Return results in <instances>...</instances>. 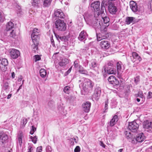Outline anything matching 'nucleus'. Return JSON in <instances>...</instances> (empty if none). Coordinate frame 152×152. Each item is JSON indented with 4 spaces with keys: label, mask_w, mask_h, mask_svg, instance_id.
<instances>
[{
    "label": "nucleus",
    "mask_w": 152,
    "mask_h": 152,
    "mask_svg": "<svg viewBox=\"0 0 152 152\" xmlns=\"http://www.w3.org/2000/svg\"><path fill=\"white\" fill-rule=\"evenodd\" d=\"M84 18L87 24L91 26L95 29H99L102 27V26H104L102 23L100 22L96 18V15L93 16V15H90L87 17H85Z\"/></svg>",
    "instance_id": "1"
},
{
    "label": "nucleus",
    "mask_w": 152,
    "mask_h": 152,
    "mask_svg": "<svg viewBox=\"0 0 152 152\" xmlns=\"http://www.w3.org/2000/svg\"><path fill=\"white\" fill-rule=\"evenodd\" d=\"M86 79H88L83 77H80L78 80V83H79V86L82 89L81 92L82 94L85 95L88 92V84L86 82Z\"/></svg>",
    "instance_id": "2"
},
{
    "label": "nucleus",
    "mask_w": 152,
    "mask_h": 152,
    "mask_svg": "<svg viewBox=\"0 0 152 152\" xmlns=\"http://www.w3.org/2000/svg\"><path fill=\"white\" fill-rule=\"evenodd\" d=\"M99 29H100L101 33L98 34H96L97 39L98 41L107 39L109 37L107 31V28L106 26H102V27Z\"/></svg>",
    "instance_id": "3"
},
{
    "label": "nucleus",
    "mask_w": 152,
    "mask_h": 152,
    "mask_svg": "<svg viewBox=\"0 0 152 152\" xmlns=\"http://www.w3.org/2000/svg\"><path fill=\"white\" fill-rule=\"evenodd\" d=\"M56 28L59 31H64L66 29V25L64 21L58 19L55 23Z\"/></svg>",
    "instance_id": "4"
},
{
    "label": "nucleus",
    "mask_w": 152,
    "mask_h": 152,
    "mask_svg": "<svg viewBox=\"0 0 152 152\" xmlns=\"http://www.w3.org/2000/svg\"><path fill=\"white\" fill-rule=\"evenodd\" d=\"M101 93V88L99 86H96L94 90V93L92 95V99L97 101L99 99Z\"/></svg>",
    "instance_id": "5"
},
{
    "label": "nucleus",
    "mask_w": 152,
    "mask_h": 152,
    "mask_svg": "<svg viewBox=\"0 0 152 152\" xmlns=\"http://www.w3.org/2000/svg\"><path fill=\"white\" fill-rule=\"evenodd\" d=\"M10 55L11 58L13 59L17 58L20 55V51L16 49H10L9 50Z\"/></svg>",
    "instance_id": "6"
},
{
    "label": "nucleus",
    "mask_w": 152,
    "mask_h": 152,
    "mask_svg": "<svg viewBox=\"0 0 152 152\" xmlns=\"http://www.w3.org/2000/svg\"><path fill=\"white\" fill-rule=\"evenodd\" d=\"M139 127V124L134 121L129 123L128 128L132 132H135L138 130Z\"/></svg>",
    "instance_id": "7"
},
{
    "label": "nucleus",
    "mask_w": 152,
    "mask_h": 152,
    "mask_svg": "<svg viewBox=\"0 0 152 152\" xmlns=\"http://www.w3.org/2000/svg\"><path fill=\"white\" fill-rule=\"evenodd\" d=\"M132 61L137 64H138L142 60L140 57L135 52H133L132 53V57L131 58Z\"/></svg>",
    "instance_id": "8"
},
{
    "label": "nucleus",
    "mask_w": 152,
    "mask_h": 152,
    "mask_svg": "<svg viewBox=\"0 0 152 152\" xmlns=\"http://www.w3.org/2000/svg\"><path fill=\"white\" fill-rule=\"evenodd\" d=\"M39 36L40 35L39 33V30L37 28H34L33 30L31 35L32 40L39 41Z\"/></svg>",
    "instance_id": "9"
},
{
    "label": "nucleus",
    "mask_w": 152,
    "mask_h": 152,
    "mask_svg": "<svg viewBox=\"0 0 152 152\" xmlns=\"http://www.w3.org/2000/svg\"><path fill=\"white\" fill-rule=\"evenodd\" d=\"M100 3V1H96L92 3L91 5V7L93 8L94 11H96V13H97L98 16L100 15L99 12H97V11L99 10Z\"/></svg>",
    "instance_id": "10"
},
{
    "label": "nucleus",
    "mask_w": 152,
    "mask_h": 152,
    "mask_svg": "<svg viewBox=\"0 0 152 152\" xmlns=\"http://www.w3.org/2000/svg\"><path fill=\"white\" fill-rule=\"evenodd\" d=\"M91 103L88 101L84 102L82 104V110L84 112L88 113L90 110L91 107Z\"/></svg>",
    "instance_id": "11"
},
{
    "label": "nucleus",
    "mask_w": 152,
    "mask_h": 152,
    "mask_svg": "<svg viewBox=\"0 0 152 152\" xmlns=\"http://www.w3.org/2000/svg\"><path fill=\"white\" fill-rule=\"evenodd\" d=\"M143 127L148 129V131L150 132L152 131V122L148 120L145 121L143 123Z\"/></svg>",
    "instance_id": "12"
},
{
    "label": "nucleus",
    "mask_w": 152,
    "mask_h": 152,
    "mask_svg": "<svg viewBox=\"0 0 152 152\" xmlns=\"http://www.w3.org/2000/svg\"><path fill=\"white\" fill-rule=\"evenodd\" d=\"M108 3L107 2L102 1L101 3V8L100 10V14L101 16L102 19L104 18L105 17H106L105 14L104 12V10L105 9V6H108Z\"/></svg>",
    "instance_id": "13"
},
{
    "label": "nucleus",
    "mask_w": 152,
    "mask_h": 152,
    "mask_svg": "<svg viewBox=\"0 0 152 152\" xmlns=\"http://www.w3.org/2000/svg\"><path fill=\"white\" fill-rule=\"evenodd\" d=\"M100 45L103 49H107L110 47V45L108 41L103 40L100 42Z\"/></svg>",
    "instance_id": "14"
},
{
    "label": "nucleus",
    "mask_w": 152,
    "mask_h": 152,
    "mask_svg": "<svg viewBox=\"0 0 152 152\" xmlns=\"http://www.w3.org/2000/svg\"><path fill=\"white\" fill-rule=\"evenodd\" d=\"M108 10L110 13L112 14H115L117 11V9L114 5L112 4L108 5Z\"/></svg>",
    "instance_id": "15"
},
{
    "label": "nucleus",
    "mask_w": 152,
    "mask_h": 152,
    "mask_svg": "<svg viewBox=\"0 0 152 152\" xmlns=\"http://www.w3.org/2000/svg\"><path fill=\"white\" fill-rule=\"evenodd\" d=\"M55 16L58 18H64V15L61 10L60 9H58L55 11Z\"/></svg>",
    "instance_id": "16"
},
{
    "label": "nucleus",
    "mask_w": 152,
    "mask_h": 152,
    "mask_svg": "<svg viewBox=\"0 0 152 152\" xmlns=\"http://www.w3.org/2000/svg\"><path fill=\"white\" fill-rule=\"evenodd\" d=\"M130 8L134 12H136L138 10L137 6V3L134 1L130 2Z\"/></svg>",
    "instance_id": "17"
},
{
    "label": "nucleus",
    "mask_w": 152,
    "mask_h": 152,
    "mask_svg": "<svg viewBox=\"0 0 152 152\" xmlns=\"http://www.w3.org/2000/svg\"><path fill=\"white\" fill-rule=\"evenodd\" d=\"M145 139V137L143 133H141L137 134L136 138V140L138 142H140L143 141Z\"/></svg>",
    "instance_id": "18"
},
{
    "label": "nucleus",
    "mask_w": 152,
    "mask_h": 152,
    "mask_svg": "<svg viewBox=\"0 0 152 152\" xmlns=\"http://www.w3.org/2000/svg\"><path fill=\"white\" fill-rule=\"evenodd\" d=\"M86 34L84 31H82L78 37V39L80 41L85 40L86 39Z\"/></svg>",
    "instance_id": "19"
},
{
    "label": "nucleus",
    "mask_w": 152,
    "mask_h": 152,
    "mask_svg": "<svg viewBox=\"0 0 152 152\" xmlns=\"http://www.w3.org/2000/svg\"><path fill=\"white\" fill-rule=\"evenodd\" d=\"M86 82L88 84V91L90 90H91L94 86V83L92 81L89 79H86Z\"/></svg>",
    "instance_id": "20"
},
{
    "label": "nucleus",
    "mask_w": 152,
    "mask_h": 152,
    "mask_svg": "<svg viewBox=\"0 0 152 152\" xmlns=\"http://www.w3.org/2000/svg\"><path fill=\"white\" fill-rule=\"evenodd\" d=\"M135 18L133 17H126L125 19V23L127 25L130 24L131 23L134 22V19Z\"/></svg>",
    "instance_id": "21"
},
{
    "label": "nucleus",
    "mask_w": 152,
    "mask_h": 152,
    "mask_svg": "<svg viewBox=\"0 0 152 152\" xmlns=\"http://www.w3.org/2000/svg\"><path fill=\"white\" fill-rule=\"evenodd\" d=\"M8 139V136L7 134L3 133H0V140H1L2 143H4V142L7 140Z\"/></svg>",
    "instance_id": "22"
},
{
    "label": "nucleus",
    "mask_w": 152,
    "mask_h": 152,
    "mask_svg": "<svg viewBox=\"0 0 152 152\" xmlns=\"http://www.w3.org/2000/svg\"><path fill=\"white\" fill-rule=\"evenodd\" d=\"M33 44L31 45V48L33 49L34 51H35L37 49L38 47V45L39 44V41L32 40Z\"/></svg>",
    "instance_id": "23"
},
{
    "label": "nucleus",
    "mask_w": 152,
    "mask_h": 152,
    "mask_svg": "<svg viewBox=\"0 0 152 152\" xmlns=\"http://www.w3.org/2000/svg\"><path fill=\"white\" fill-rule=\"evenodd\" d=\"M17 137L19 144L20 146H21L23 143L22 139L23 137V133L21 132H19L18 133Z\"/></svg>",
    "instance_id": "24"
},
{
    "label": "nucleus",
    "mask_w": 152,
    "mask_h": 152,
    "mask_svg": "<svg viewBox=\"0 0 152 152\" xmlns=\"http://www.w3.org/2000/svg\"><path fill=\"white\" fill-rule=\"evenodd\" d=\"M118 121V116L117 115H115L110 120V126H113L115 124L116 122Z\"/></svg>",
    "instance_id": "25"
},
{
    "label": "nucleus",
    "mask_w": 152,
    "mask_h": 152,
    "mask_svg": "<svg viewBox=\"0 0 152 152\" xmlns=\"http://www.w3.org/2000/svg\"><path fill=\"white\" fill-rule=\"evenodd\" d=\"M69 62V60L67 59L64 58L60 61L58 64L60 66H63L67 64Z\"/></svg>",
    "instance_id": "26"
},
{
    "label": "nucleus",
    "mask_w": 152,
    "mask_h": 152,
    "mask_svg": "<svg viewBox=\"0 0 152 152\" xmlns=\"http://www.w3.org/2000/svg\"><path fill=\"white\" fill-rule=\"evenodd\" d=\"M53 0H43V6L44 7H48L51 4Z\"/></svg>",
    "instance_id": "27"
},
{
    "label": "nucleus",
    "mask_w": 152,
    "mask_h": 152,
    "mask_svg": "<svg viewBox=\"0 0 152 152\" xmlns=\"http://www.w3.org/2000/svg\"><path fill=\"white\" fill-rule=\"evenodd\" d=\"M8 64V60L6 58H2L0 60V64L4 66H7Z\"/></svg>",
    "instance_id": "28"
},
{
    "label": "nucleus",
    "mask_w": 152,
    "mask_h": 152,
    "mask_svg": "<svg viewBox=\"0 0 152 152\" xmlns=\"http://www.w3.org/2000/svg\"><path fill=\"white\" fill-rule=\"evenodd\" d=\"M107 74H115L116 73V69L113 68H111L110 69L108 68L107 69Z\"/></svg>",
    "instance_id": "29"
},
{
    "label": "nucleus",
    "mask_w": 152,
    "mask_h": 152,
    "mask_svg": "<svg viewBox=\"0 0 152 152\" xmlns=\"http://www.w3.org/2000/svg\"><path fill=\"white\" fill-rule=\"evenodd\" d=\"M115 80H113V82H112L110 83L113 84L115 88H117L116 87L119 86V83L116 78L115 79Z\"/></svg>",
    "instance_id": "30"
},
{
    "label": "nucleus",
    "mask_w": 152,
    "mask_h": 152,
    "mask_svg": "<svg viewBox=\"0 0 152 152\" xmlns=\"http://www.w3.org/2000/svg\"><path fill=\"white\" fill-rule=\"evenodd\" d=\"M14 26V24L12 22H9L8 23L6 26L7 30L8 31L11 30L13 28Z\"/></svg>",
    "instance_id": "31"
},
{
    "label": "nucleus",
    "mask_w": 152,
    "mask_h": 152,
    "mask_svg": "<svg viewBox=\"0 0 152 152\" xmlns=\"http://www.w3.org/2000/svg\"><path fill=\"white\" fill-rule=\"evenodd\" d=\"M46 71L45 69H42L40 70V74L41 77L44 78L46 76Z\"/></svg>",
    "instance_id": "32"
},
{
    "label": "nucleus",
    "mask_w": 152,
    "mask_h": 152,
    "mask_svg": "<svg viewBox=\"0 0 152 152\" xmlns=\"http://www.w3.org/2000/svg\"><path fill=\"white\" fill-rule=\"evenodd\" d=\"M2 88L3 90L6 91H7L9 89V86L8 82L6 81L4 82Z\"/></svg>",
    "instance_id": "33"
},
{
    "label": "nucleus",
    "mask_w": 152,
    "mask_h": 152,
    "mask_svg": "<svg viewBox=\"0 0 152 152\" xmlns=\"http://www.w3.org/2000/svg\"><path fill=\"white\" fill-rule=\"evenodd\" d=\"M97 66V64L95 60H92L91 61V64L90 65V67L91 69H93L96 67Z\"/></svg>",
    "instance_id": "34"
},
{
    "label": "nucleus",
    "mask_w": 152,
    "mask_h": 152,
    "mask_svg": "<svg viewBox=\"0 0 152 152\" xmlns=\"http://www.w3.org/2000/svg\"><path fill=\"white\" fill-rule=\"evenodd\" d=\"M121 62L120 61L118 62L117 63V70L118 73L121 71Z\"/></svg>",
    "instance_id": "35"
},
{
    "label": "nucleus",
    "mask_w": 152,
    "mask_h": 152,
    "mask_svg": "<svg viewBox=\"0 0 152 152\" xmlns=\"http://www.w3.org/2000/svg\"><path fill=\"white\" fill-rule=\"evenodd\" d=\"M39 3V0H33L32 2V5L34 7L38 6Z\"/></svg>",
    "instance_id": "36"
},
{
    "label": "nucleus",
    "mask_w": 152,
    "mask_h": 152,
    "mask_svg": "<svg viewBox=\"0 0 152 152\" xmlns=\"http://www.w3.org/2000/svg\"><path fill=\"white\" fill-rule=\"evenodd\" d=\"M5 19V17L4 13L1 12H0V22H3Z\"/></svg>",
    "instance_id": "37"
},
{
    "label": "nucleus",
    "mask_w": 152,
    "mask_h": 152,
    "mask_svg": "<svg viewBox=\"0 0 152 152\" xmlns=\"http://www.w3.org/2000/svg\"><path fill=\"white\" fill-rule=\"evenodd\" d=\"M125 134L126 138L128 139L131 138L132 136L130 132H129L126 131L125 132Z\"/></svg>",
    "instance_id": "38"
},
{
    "label": "nucleus",
    "mask_w": 152,
    "mask_h": 152,
    "mask_svg": "<svg viewBox=\"0 0 152 152\" xmlns=\"http://www.w3.org/2000/svg\"><path fill=\"white\" fill-rule=\"evenodd\" d=\"M70 87L68 86H67L64 88V91L65 93L69 94L70 91Z\"/></svg>",
    "instance_id": "39"
},
{
    "label": "nucleus",
    "mask_w": 152,
    "mask_h": 152,
    "mask_svg": "<svg viewBox=\"0 0 152 152\" xmlns=\"http://www.w3.org/2000/svg\"><path fill=\"white\" fill-rule=\"evenodd\" d=\"M10 37H12L13 38H15V37L16 36L15 32L14 30H12V31L10 33Z\"/></svg>",
    "instance_id": "40"
},
{
    "label": "nucleus",
    "mask_w": 152,
    "mask_h": 152,
    "mask_svg": "<svg viewBox=\"0 0 152 152\" xmlns=\"http://www.w3.org/2000/svg\"><path fill=\"white\" fill-rule=\"evenodd\" d=\"M140 76H138L134 78V82L136 85L137 84L139 83L140 81Z\"/></svg>",
    "instance_id": "41"
},
{
    "label": "nucleus",
    "mask_w": 152,
    "mask_h": 152,
    "mask_svg": "<svg viewBox=\"0 0 152 152\" xmlns=\"http://www.w3.org/2000/svg\"><path fill=\"white\" fill-rule=\"evenodd\" d=\"M115 78L116 77L114 76H111L108 77V81L109 82H110V83L112 82H113V80H115Z\"/></svg>",
    "instance_id": "42"
},
{
    "label": "nucleus",
    "mask_w": 152,
    "mask_h": 152,
    "mask_svg": "<svg viewBox=\"0 0 152 152\" xmlns=\"http://www.w3.org/2000/svg\"><path fill=\"white\" fill-rule=\"evenodd\" d=\"M54 105V102L53 101H51L49 102L48 103V105L50 108L52 107Z\"/></svg>",
    "instance_id": "43"
},
{
    "label": "nucleus",
    "mask_w": 152,
    "mask_h": 152,
    "mask_svg": "<svg viewBox=\"0 0 152 152\" xmlns=\"http://www.w3.org/2000/svg\"><path fill=\"white\" fill-rule=\"evenodd\" d=\"M79 72L80 73L82 74H83L85 75H87V72L85 69H80V70H79Z\"/></svg>",
    "instance_id": "44"
},
{
    "label": "nucleus",
    "mask_w": 152,
    "mask_h": 152,
    "mask_svg": "<svg viewBox=\"0 0 152 152\" xmlns=\"http://www.w3.org/2000/svg\"><path fill=\"white\" fill-rule=\"evenodd\" d=\"M104 23H106L108 22L109 21V19L107 16L105 17L102 19Z\"/></svg>",
    "instance_id": "45"
},
{
    "label": "nucleus",
    "mask_w": 152,
    "mask_h": 152,
    "mask_svg": "<svg viewBox=\"0 0 152 152\" xmlns=\"http://www.w3.org/2000/svg\"><path fill=\"white\" fill-rule=\"evenodd\" d=\"M138 96L140 98H143L144 97L142 92L141 91H139L138 92Z\"/></svg>",
    "instance_id": "46"
},
{
    "label": "nucleus",
    "mask_w": 152,
    "mask_h": 152,
    "mask_svg": "<svg viewBox=\"0 0 152 152\" xmlns=\"http://www.w3.org/2000/svg\"><path fill=\"white\" fill-rule=\"evenodd\" d=\"M28 152H32L33 148L31 145H29L28 147Z\"/></svg>",
    "instance_id": "47"
},
{
    "label": "nucleus",
    "mask_w": 152,
    "mask_h": 152,
    "mask_svg": "<svg viewBox=\"0 0 152 152\" xmlns=\"http://www.w3.org/2000/svg\"><path fill=\"white\" fill-rule=\"evenodd\" d=\"M46 150L47 152H51L52 149L50 146H48L46 147Z\"/></svg>",
    "instance_id": "48"
},
{
    "label": "nucleus",
    "mask_w": 152,
    "mask_h": 152,
    "mask_svg": "<svg viewBox=\"0 0 152 152\" xmlns=\"http://www.w3.org/2000/svg\"><path fill=\"white\" fill-rule=\"evenodd\" d=\"M34 58L35 61L36 62L38 61H39L41 59L39 55H35L34 56Z\"/></svg>",
    "instance_id": "49"
},
{
    "label": "nucleus",
    "mask_w": 152,
    "mask_h": 152,
    "mask_svg": "<svg viewBox=\"0 0 152 152\" xmlns=\"http://www.w3.org/2000/svg\"><path fill=\"white\" fill-rule=\"evenodd\" d=\"M80 148L79 146H77L74 150L75 152H80Z\"/></svg>",
    "instance_id": "50"
},
{
    "label": "nucleus",
    "mask_w": 152,
    "mask_h": 152,
    "mask_svg": "<svg viewBox=\"0 0 152 152\" xmlns=\"http://www.w3.org/2000/svg\"><path fill=\"white\" fill-rule=\"evenodd\" d=\"M37 136H35L34 137L33 140H32V142L34 144L36 143L37 141Z\"/></svg>",
    "instance_id": "51"
},
{
    "label": "nucleus",
    "mask_w": 152,
    "mask_h": 152,
    "mask_svg": "<svg viewBox=\"0 0 152 152\" xmlns=\"http://www.w3.org/2000/svg\"><path fill=\"white\" fill-rule=\"evenodd\" d=\"M42 150V147L41 146L38 147L37 149V152H41Z\"/></svg>",
    "instance_id": "52"
},
{
    "label": "nucleus",
    "mask_w": 152,
    "mask_h": 152,
    "mask_svg": "<svg viewBox=\"0 0 152 152\" xmlns=\"http://www.w3.org/2000/svg\"><path fill=\"white\" fill-rule=\"evenodd\" d=\"M113 64V62L112 61H109L107 63V65L109 66H112Z\"/></svg>",
    "instance_id": "53"
},
{
    "label": "nucleus",
    "mask_w": 152,
    "mask_h": 152,
    "mask_svg": "<svg viewBox=\"0 0 152 152\" xmlns=\"http://www.w3.org/2000/svg\"><path fill=\"white\" fill-rule=\"evenodd\" d=\"M78 64L77 61H75L74 62V66L75 67L77 68L78 67Z\"/></svg>",
    "instance_id": "54"
},
{
    "label": "nucleus",
    "mask_w": 152,
    "mask_h": 152,
    "mask_svg": "<svg viewBox=\"0 0 152 152\" xmlns=\"http://www.w3.org/2000/svg\"><path fill=\"white\" fill-rule=\"evenodd\" d=\"M100 145L103 148H105V145L103 143V142L102 141H100Z\"/></svg>",
    "instance_id": "55"
},
{
    "label": "nucleus",
    "mask_w": 152,
    "mask_h": 152,
    "mask_svg": "<svg viewBox=\"0 0 152 152\" xmlns=\"http://www.w3.org/2000/svg\"><path fill=\"white\" fill-rule=\"evenodd\" d=\"M107 70L106 69V66H103V68L102 69V72H104V73H105L107 71Z\"/></svg>",
    "instance_id": "56"
},
{
    "label": "nucleus",
    "mask_w": 152,
    "mask_h": 152,
    "mask_svg": "<svg viewBox=\"0 0 152 152\" xmlns=\"http://www.w3.org/2000/svg\"><path fill=\"white\" fill-rule=\"evenodd\" d=\"M56 37L57 38L59 39L61 41H63V36H60L59 35H57V36H56Z\"/></svg>",
    "instance_id": "57"
},
{
    "label": "nucleus",
    "mask_w": 152,
    "mask_h": 152,
    "mask_svg": "<svg viewBox=\"0 0 152 152\" xmlns=\"http://www.w3.org/2000/svg\"><path fill=\"white\" fill-rule=\"evenodd\" d=\"M68 40V37L66 36H63V41L65 42L67 41Z\"/></svg>",
    "instance_id": "58"
},
{
    "label": "nucleus",
    "mask_w": 152,
    "mask_h": 152,
    "mask_svg": "<svg viewBox=\"0 0 152 152\" xmlns=\"http://www.w3.org/2000/svg\"><path fill=\"white\" fill-rule=\"evenodd\" d=\"M115 0H104L103 1H104L107 2L108 3V5L109 4H111V2H110V1H115Z\"/></svg>",
    "instance_id": "59"
},
{
    "label": "nucleus",
    "mask_w": 152,
    "mask_h": 152,
    "mask_svg": "<svg viewBox=\"0 0 152 152\" xmlns=\"http://www.w3.org/2000/svg\"><path fill=\"white\" fill-rule=\"evenodd\" d=\"M76 139L75 138H71L70 139V140L71 141V142H73V143L72 144V145H73L74 144V141H75V142L76 143L77 142L76 141Z\"/></svg>",
    "instance_id": "60"
},
{
    "label": "nucleus",
    "mask_w": 152,
    "mask_h": 152,
    "mask_svg": "<svg viewBox=\"0 0 152 152\" xmlns=\"http://www.w3.org/2000/svg\"><path fill=\"white\" fill-rule=\"evenodd\" d=\"M152 97V93L151 92H148V98H151Z\"/></svg>",
    "instance_id": "61"
},
{
    "label": "nucleus",
    "mask_w": 152,
    "mask_h": 152,
    "mask_svg": "<svg viewBox=\"0 0 152 152\" xmlns=\"http://www.w3.org/2000/svg\"><path fill=\"white\" fill-rule=\"evenodd\" d=\"M50 40L52 45L53 46H55L54 42V41L53 39L52 38H51L50 39Z\"/></svg>",
    "instance_id": "62"
},
{
    "label": "nucleus",
    "mask_w": 152,
    "mask_h": 152,
    "mask_svg": "<svg viewBox=\"0 0 152 152\" xmlns=\"http://www.w3.org/2000/svg\"><path fill=\"white\" fill-rule=\"evenodd\" d=\"M19 10L18 11V12H17V13L18 14V13H20V14H21V7H20L19 6Z\"/></svg>",
    "instance_id": "63"
},
{
    "label": "nucleus",
    "mask_w": 152,
    "mask_h": 152,
    "mask_svg": "<svg viewBox=\"0 0 152 152\" xmlns=\"http://www.w3.org/2000/svg\"><path fill=\"white\" fill-rule=\"evenodd\" d=\"M22 76H19L18 78V81H19V82H20V81H21L22 80Z\"/></svg>",
    "instance_id": "64"
}]
</instances>
